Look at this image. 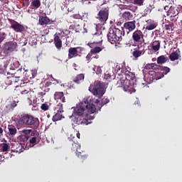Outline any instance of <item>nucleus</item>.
<instances>
[{"label":"nucleus","mask_w":182,"mask_h":182,"mask_svg":"<svg viewBox=\"0 0 182 182\" xmlns=\"http://www.w3.org/2000/svg\"><path fill=\"white\" fill-rule=\"evenodd\" d=\"M100 103L98 99H93L89 97L85 102H80L74 109V114H80L81 117H86L88 119V114H94L96 111L95 104Z\"/></svg>","instance_id":"nucleus-1"},{"label":"nucleus","mask_w":182,"mask_h":182,"mask_svg":"<svg viewBox=\"0 0 182 182\" xmlns=\"http://www.w3.org/2000/svg\"><path fill=\"white\" fill-rule=\"evenodd\" d=\"M180 49H176V50H173L171 55H169V59L171 60V61H176V60H178L179 59V56H180Z\"/></svg>","instance_id":"nucleus-19"},{"label":"nucleus","mask_w":182,"mask_h":182,"mask_svg":"<svg viewBox=\"0 0 182 182\" xmlns=\"http://www.w3.org/2000/svg\"><path fill=\"white\" fill-rule=\"evenodd\" d=\"M150 46H151V50L154 51V53H156V51L160 50L161 41L154 40L150 43Z\"/></svg>","instance_id":"nucleus-16"},{"label":"nucleus","mask_w":182,"mask_h":182,"mask_svg":"<svg viewBox=\"0 0 182 182\" xmlns=\"http://www.w3.org/2000/svg\"><path fill=\"white\" fill-rule=\"evenodd\" d=\"M165 29L170 33H172L174 30V23L173 21H170L168 23L165 24Z\"/></svg>","instance_id":"nucleus-31"},{"label":"nucleus","mask_w":182,"mask_h":182,"mask_svg":"<svg viewBox=\"0 0 182 182\" xmlns=\"http://www.w3.org/2000/svg\"><path fill=\"white\" fill-rule=\"evenodd\" d=\"M46 92H38V94H37V97H36V99H39L41 100L42 102H44V98L43 97L46 96Z\"/></svg>","instance_id":"nucleus-36"},{"label":"nucleus","mask_w":182,"mask_h":182,"mask_svg":"<svg viewBox=\"0 0 182 182\" xmlns=\"http://www.w3.org/2000/svg\"><path fill=\"white\" fill-rule=\"evenodd\" d=\"M5 72V67L4 65H0V73L3 74Z\"/></svg>","instance_id":"nucleus-52"},{"label":"nucleus","mask_w":182,"mask_h":182,"mask_svg":"<svg viewBox=\"0 0 182 182\" xmlns=\"http://www.w3.org/2000/svg\"><path fill=\"white\" fill-rule=\"evenodd\" d=\"M161 77V74L159 73V72H154V70H151L145 76V80L149 82V84H151L154 81L159 80Z\"/></svg>","instance_id":"nucleus-10"},{"label":"nucleus","mask_w":182,"mask_h":182,"mask_svg":"<svg viewBox=\"0 0 182 182\" xmlns=\"http://www.w3.org/2000/svg\"><path fill=\"white\" fill-rule=\"evenodd\" d=\"M30 144H37V137L33 136L31 139H29Z\"/></svg>","instance_id":"nucleus-48"},{"label":"nucleus","mask_w":182,"mask_h":182,"mask_svg":"<svg viewBox=\"0 0 182 182\" xmlns=\"http://www.w3.org/2000/svg\"><path fill=\"white\" fill-rule=\"evenodd\" d=\"M54 98L55 100H57V102H59V100H60L62 103H65L66 102L63 92H55L54 95Z\"/></svg>","instance_id":"nucleus-18"},{"label":"nucleus","mask_w":182,"mask_h":182,"mask_svg":"<svg viewBox=\"0 0 182 182\" xmlns=\"http://www.w3.org/2000/svg\"><path fill=\"white\" fill-rule=\"evenodd\" d=\"M15 151L16 153H22V151H25V143H19L17 148H16Z\"/></svg>","instance_id":"nucleus-35"},{"label":"nucleus","mask_w":182,"mask_h":182,"mask_svg":"<svg viewBox=\"0 0 182 182\" xmlns=\"http://www.w3.org/2000/svg\"><path fill=\"white\" fill-rule=\"evenodd\" d=\"M144 54V51L143 53V50H139V48L137 49H134V50L132 53V55L135 59H138L141 55Z\"/></svg>","instance_id":"nucleus-27"},{"label":"nucleus","mask_w":182,"mask_h":182,"mask_svg":"<svg viewBox=\"0 0 182 182\" xmlns=\"http://www.w3.org/2000/svg\"><path fill=\"white\" fill-rule=\"evenodd\" d=\"M77 157L79 159H81V160L84 161V160H86V159H87V154L85 153V151H81L80 150L77 153Z\"/></svg>","instance_id":"nucleus-34"},{"label":"nucleus","mask_w":182,"mask_h":182,"mask_svg":"<svg viewBox=\"0 0 182 182\" xmlns=\"http://www.w3.org/2000/svg\"><path fill=\"white\" fill-rule=\"evenodd\" d=\"M41 110L43 111H48L49 110V105L47 102H44L43 104L41 105Z\"/></svg>","instance_id":"nucleus-40"},{"label":"nucleus","mask_w":182,"mask_h":182,"mask_svg":"<svg viewBox=\"0 0 182 182\" xmlns=\"http://www.w3.org/2000/svg\"><path fill=\"white\" fill-rule=\"evenodd\" d=\"M125 35V31L117 28H110L107 36L109 42L112 44H119L123 40V36Z\"/></svg>","instance_id":"nucleus-4"},{"label":"nucleus","mask_w":182,"mask_h":182,"mask_svg":"<svg viewBox=\"0 0 182 182\" xmlns=\"http://www.w3.org/2000/svg\"><path fill=\"white\" fill-rule=\"evenodd\" d=\"M164 9H165L166 11H167V10H168L169 6H165Z\"/></svg>","instance_id":"nucleus-63"},{"label":"nucleus","mask_w":182,"mask_h":182,"mask_svg":"<svg viewBox=\"0 0 182 182\" xmlns=\"http://www.w3.org/2000/svg\"><path fill=\"white\" fill-rule=\"evenodd\" d=\"M136 82V79L135 74L128 71L125 73V77H120L119 80H117V87H122L124 91L132 93V88H134Z\"/></svg>","instance_id":"nucleus-2"},{"label":"nucleus","mask_w":182,"mask_h":182,"mask_svg":"<svg viewBox=\"0 0 182 182\" xmlns=\"http://www.w3.org/2000/svg\"><path fill=\"white\" fill-rule=\"evenodd\" d=\"M18 48V43L15 41H9V42L4 43L1 53L0 55L5 57L8 56L10 53L15 51Z\"/></svg>","instance_id":"nucleus-6"},{"label":"nucleus","mask_w":182,"mask_h":182,"mask_svg":"<svg viewBox=\"0 0 182 182\" xmlns=\"http://www.w3.org/2000/svg\"><path fill=\"white\" fill-rule=\"evenodd\" d=\"M128 10L132 11V12H136L137 7L134 5H128Z\"/></svg>","instance_id":"nucleus-46"},{"label":"nucleus","mask_w":182,"mask_h":182,"mask_svg":"<svg viewBox=\"0 0 182 182\" xmlns=\"http://www.w3.org/2000/svg\"><path fill=\"white\" fill-rule=\"evenodd\" d=\"M122 17L125 21H132V19L134 18V14H132L129 11H125L122 14Z\"/></svg>","instance_id":"nucleus-23"},{"label":"nucleus","mask_w":182,"mask_h":182,"mask_svg":"<svg viewBox=\"0 0 182 182\" xmlns=\"http://www.w3.org/2000/svg\"><path fill=\"white\" fill-rule=\"evenodd\" d=\"M8 129L9 135H16V134H17V129L15 125L9 124Z\"/></svg>","instance_id":"nucleus-26"},{"label":"nucleus","mask_w":182,"mask_h":182,"mask_svg":"<svg viewBox=\"0 0 182 182\" xmlns=\"http://www.w3.org/2000/svg\"><path fill=\"white\" fill-rule=\"evenodd\" d=\"M28 135H21L20 136V140L22 141V142H27L28 141Z\"/></svg>","instance_id":"nucleus-44"},{"label":"nucleus","mask_w":182,"mask_h":182,"mask_svg":"<svg viewBox=\"0 0 182 182\" xmlns=\"http://www.w3.org/2000/svg\"><path fill=\"white\" fill-rule=\"evenodd\" d=\"M54 44L58 50H60L61 48L63 47V43L61 38H60L59 36L58 35H55Z\"/></svg>","instance_id":"nucleus-20"},{"label":"nucleus","mask_w":182,"mask_h":182,"mask_svg":"<svg viewBox=\"0 0 182 182\" xmlns=\"http://www.w3.org/2000/svg\"><path fill=\"white\" fill-rule=\"evenodd\" d=\"M6 37V32H0V44L2 43V42H4Z\"/></svg>","instance_id":"nucleus-42"},{"label":"nucleus","mask_w":182,"mask_h":182,"mask_svg":"<svg viewBox=\"0 0 182 182\" xmlns=\"http://www.w3.org/2000/svg\"><path fill=\"white\" fill-rule=\"evenodd\" d=\"M68 140L72 144L71 150L73 151H75L76 154L77 155L79 153V151L81 150V145L80 144V143L77 142V141H75V136L68 137Z\"/></svg>","instance_id":"nucleus-11"},{"label":"nucleus","mask_w":182,"mask_h":182,"mask_svg":"<svg viewBox=\"0 0 182 182\" xmlns=\"http://www.w3.org/2000/svg\"><path fill=\"white\" fill-rule=\"evenodd\" d=\"M168 60V58H167V56H165L164 55H161V56H159V58H157V63L159 64L160 63H165L166 62H167Z\"/></svg>","instance_id":"nucleus-33"},{"label":"nucleus","mask_w":182,"mask_h":182,"mask_svg":"<svg viewBox=\"0 0 182 182\" xmlns=\"http://www.w3.org/2000/svg\"><path fill=\"white\" fill-rule=\"evenodd\" d=\"M23 74V72H22V69H18L17 72L14 73V77H21Z\"/></svg>","instance_id":"nucleus-41"},{"label":"nucleus","mask_w":182,"mask_h":182,"mask_svg":"<svg viewBox=\"0 0 182 182\" xmlns=\"http://www.w3.org/2000/svg\"><path fill=\"white\" fill-rule=\"evenodd\" d=\"M77 137L78 139H80V132H77Z\"/></svg>","instance_id":"nucleus-58"},{"label":"nucleus","mask_w":182,"mask_h":182,"mask_svg":"<svg viewBox=\"0 0 182 182\" xmlns=\"http://www.w3.org/2000/svg\"><path fill=\"white\" fill-rule=\"evenodd\" d=\"M85 79V74H77V77H75L73 78V82H75V84H81V82H83Z\"/></svg>","instance_id":"nucleus-22"},{"label":"nucleus","mask_w":182,"mask_h":182,"mask_svg":"<svg viewBox=\"0 0 182 182\" xmlns=\"http://www.w3.org/2000/svg\"><path fill=\"white\" fill-rule=\"evenodd\" d=\"M69 87L70 88H75L76 86L75 84H73V82H71L70 84L69 85Z\"/></svg>","instance_id":"nucleus-54"},{"label":"nucleus","mask_w":182,"mask_h":182,"mask_svg":"<svg viewBox=\"0 0 182 182\" xmlns=\"http://www.w3.org/2000/svg\"><path fill=\"white\" fill-rule=\"evenodd\" d=\"M1 147L3 151H8L9 149H10V146H9L8 143H2Z\"/></svg>","instance_id":"nucleus-39"},{"label":"nucleus","mask_w":182,"mask_h":182,"mask_svg":"<svg viewBox=\"0 0 182 182\" xmlns=\"http://www.w3.org/2000/svg\"><path fill=\"white\" fill-rule=\"evenodd\" d=\"M17 124L20 127H27L32 125L33 128H38L40 124L38 118H36L31 114H21L17 119Z\"/></svg>","instance_id":"nucleus-3"},{"label":"nucleus","mask_w":182,"mask_h":182,"mask_svg":"<svg viewBox=\"0 0 182 182\" xmlns=\"http://www.w3.org/2000/svg\"><path fill=\"white\" fill-rule=\"evenodd\" d=\"M144 68L145 70H158L159 65L156 63H147Z\"/></svg>","instance_id":"nucleus-32"},{"label":"nucleus","mask_w":182,"mask_h":182,"mask_svg":"<svg viewBox=\"0 0 182 182\" xmlns=\"http://www.w3.org/2000/svg\"><path fill=\"white\" fill-rule=\"evenodd\" d=\"M28 102L29 105H32V104H33V102L30 98H28Z\"/></svg>","instance_id":"nucleus-55"},{"label":"nucleus","mask_w":182,"mask_h":182,"mask_svg":"<svg viewBox=\"0 0 182 182\" xmlns=\"http://www.w3.org/2000/svg\"><path fill=\"white\" fill-rule=\"evenodd\" d=\"M91 35H92V39L96 43H100L102 42V38L103 36L102 31H98L97 28H92Z\"/></svg>","instance_id":"nucleus-12"},{"label":"nucleus","mask_w":182,"mask_h":182,"mask_svg":"<svg viewBox=\"0 0 182 182\" xmlns=\"http://www.w3.org/2000/svg\"><path fill=\"white\" fill-rule=\"evenodd\" d=\"M38 23L41 25H48L50 23V18L47 17V16L45 17L43 16H40Z\"/></svg>","instance_id":"nucleus-21"},{"label":"nucleus","mask_w":182,"mask_h":182,"mask_svg":"<svg viewBox=\"0 0 182 182\" xmlns=\"http://www.w3.org/2000/svg\"><path fill=\"white\" fill-rule=\"evenodd\" d=\"M123 9H124V10H129V5H124V6H123Z\"/></svg>","instance_id":"nucleus-56"},{"label":"nucleus","mask_w":182,"mask_h":182,"mask_svg":"<svg viewBox=\"0 0 182 182\" xmlns=\"http://www.w3.org/2000/svg\"><path fill=\"white\" fill-rule=\"evenodd\" d=\"M102 49L101 47H95L92 48V49H91V53H92V54H97L98 53H100V51H102Z\"/></svg>","instance_id":"nucleus-38"},{"label":"nucleus","mask_w":182,"mask_h":182,"mask_svg":"<svg viewBox=\"0 0 182 182\" xmlns=\"http://www.w3.org/2000/svg\"><path fill=\"white\" fill-rule=\"evenodd\" d=\"M147 24L146 25V30H154L158 26L157 21H152V19H148L146 21Z\"/></svg>","instance_id":"nucleus-17"},{"label":"nucleus","mask_w":182,"mask_h":182,"mask_svg":"<svg viewBox=\"0 0 182 182\" xmlns=\"http://www.w3.org/2000/svg\"><path fill=\"white\" fill-rule=\"evenodd\" d=\"M95 119V117H94V116H92V117L90 116V117H89V119Z\"/></svg>","instance_id":"nucleus-61"},{"label":"nucleus","mask_w":182,"mask_h":182,"mask_svg":"<svg viewBox=\"0 0 182 182\" xmlns=\"http://www.w3.org/2000/svg\"><path fill=\"white\" fill-rule=\"evenodd\" d=\"M110 100L108 98H102L101 100V107H103L107 103H109Z\"/></svg>","instance_id":"nucleus-43"},{"label":"nucleus","mask_w":182,"mask_h":182,"mask_svg":"<svg viewBox=\"0 0 182 182\" xmlns=\"http://www.w3.org/2000/svg\"><path fill=\"white\" fill-rule=\"evenodd\" d=\"M9 22L11 25V28L16 33H23L25 31V26L14 19H9Z\"/></svg>","instance_id":"nucleus-9"},{"label":"nucleus","mask_w":182,"mask_h":182,"mask_svg":"<svg viewBox=\"0 0 182 182\" xmlns=\"http://www.w3.org/2000/svg\"><path fill=\"white\" fill-rule=\"evenodd\" d=\"M92 54H93V53H92V51L90 50V53L87 55L86 60H87V63H89L91 61V60L92 59Z\"/></svg>","instance_id":"nucleus-45"},{"label":"nucleus","mask_w":182,"mask_h":182,"mask_svg":"<svg viewBox=\"0 0 182 182\" xmlns=\"http://www.w3.org/2000/svg\"><path fill=\"white\" fill-rule=\"evenodd\" d=\"M55 111H58L60 114H63V112H64L63 104H62V102H57V105H55Z\"/></svg>","instance_id":"nucleus-25"},{"label":"nucleus","mask_w":182,"mask_h":182,"mask_svg":"<svg viewBox=\"0 0 182 182\" xmlns=\"http://www.w3.org/2000/svg\"><path fill=\"white\" fill-rule=\"evenodd\" d=\"M104 79H105L107 81L113 80V79H114V73L106 72L104 75Z\"/></svg>","instance_id":"nucleus-30"},{"label":"nucleus","mask_w":182,"mask_h":182,"mask_svg":"<svg viewBox=\"0 0 182 182\" xmlns=\"http://www.w3.org/2000/svg\"><path fill=\"white\" fill-rule=\"evenodd\" d=\"M6 154V153L1 154V155H0V164H1V162L4 161V160H5V155Z\"/></svg>","instance_id":"nucleus-51"},{"label":"nucleus","mask_w":182,"mask_h":182,"mask_svg":"<svg viewBox=\"0 0 182 182\" xmlns=\"http://www.w3.org/2000/svg\"><path fill=\"white\" fill-rule=\"evenodd\" d=\"M97 73H102V69L100 67L97 68Z\"/></svg>","instance_id":"nucleus-57"},{"label":"nucleus","mask_w":182,"mask_h":182,"mask_svg":"<svg viewBox=\"0 0 182 182\" xmlns=\"http://www.w3.org/2000/svg\"><path fill=\"white\" fill-rule=\"evenodd\" d=\"M89 90L92 93L93 96L102 98L105 93L104 85L101 81H95L93 84H91Z\"/></svg>","instance_id":"nucleus-5"},{"label":"nucleus","mask_w":182,"mask_h":182,"mask_svg":"<svg viewBox=\"0 0 182 182\" xmlns=\"http://www.w3.org/2000/svg\"><path fill=\"white\" fill-rule=\"evenodd\" d=\"M109 16V7L107 6L104 9H102L100 11H99V14H97V19L99 20V21L102 24H105L107 22L108 18Z\"/></svg>","instance_id":"nucleus-8"},{"label":"nucleus","mask_w":182,"mask_h":182,"mask_svg":"<svg viewBox=\"0 0 182 182\" xmlns=\"http://www.w3.org/2000/svg\"><path fill=\"white\" fill-rule=\"evenodd\" d=\"M78 49H81L80 47H70L68 49V59H73V58H76L79 54Z\"/></svg>","instance_id":"nucleus-15"},{"label":"nucleus","mask_w":182,"mask_h":182,"mask_svg":"<svg viewBox=\"0 0 182 182\" xmlns=\"http://www.w3.org/2000/svg\"><path fill=\"white\" fill-rule=\"evenodd\" d=\"M2 133H4V130H3V129L1 128V127H0V134H2Z\"/></svg>","instance_id":"nucleus-62"},{"label":"nucleus","mask_w":182,"mask_h":182,"mask_svg":"<svg viewBox=\"0 0 182 182\" xmlns=\"http://www.w3.org/2000/svg\"><path fill=\"white\" fill-rule=\"evenodd\" d=\"M161 70H163V72H158V73L161 74L159 79H161V77H164V75L169 73L171 69L168 67H161Z\"/></svg>","instance_id":"nucleus-28"},{"label":"nucleus","mask_w":182,"mask_h":182,"mask_svg":"<svg viewBox=\"0 0 182 182\" xmlns=\"http://www.w3.org/2000/svg\"><path fill=\"white\" fill-rule=\"evenodd\" d=\"M132 40L136 43H139L137 48L140 49L142 47L143 43H144V35L141 30H135L132 33Z\"/></svg>","instance_id":"nucleus-7"},{"label":"nucleus","mask_w":182,"mask_h":182,"mask_svg":"<svg viewBox=\"0 0 182 182\" xmlns=\"http://www.w3.org/2000/svg\"><path fill=\"white\" fill-rule=\"evenodd\" d=\"M23 93H28V91H23L22 94H23Z\"/></svg>","instance_id":"nucleus-64"},{"label":"nucleus","mask_w":182,"mask_h":182,"mask_svg":"<svg viewBox=\"0 0 182 182\" xmlns=\"http://www.w3.org/2000/svg\"><path fill=\"white\" fill-rule=\"evenodd\" d=\"M63 118H65L63 114H60L59 111H55V114L53 116L52 119L53 122H58L61 121Z\"/></svg>","instance_id":"nucleus-24"},{"label":"nucleus","mask_w":182,"mask_h":182,"mask_svg":"<svg viewBox=\"0 0 182 182\" xmlns=\"http://www.w3.org/2000/svg\"><path fill=\"white\" fill-rule=\"evenodd\" d=\"M66 1H68V3H73L75 1V0H65Z\"/></svg>","instance_id":"nucleus-60"},{"label":"nucleus","mask_w":182,"mask_h":182,"mask_svg":"<svg viewBox=\"0 0 182 182\" xmlns=\"http://www.w3.org/2000/svg\"><path fill=\"white\" fill-rule=\"evenodd\" d=\"M29 1L30 0H23V6L28 7L30 4Z\"/></svg>","instance_id":"nucleus-50"},{"label":"nucleus","mask_w":182,"mask_h":182,"mask_svg":"<svg viewBox=\"0 0 182 182\" xmlns=\"http://www.w3.org/2000/svg\"><path fill=\"white\" fill-rule=\"evenodd\" d=\"M136 21H126V23H124V28L126 30V32L127 33H129L132 31H134V29H136Z\"/></svg>","instance_id":"nucleus-14"},{"label":"nucleus","mask_w":182,"mask_h":182,"mask_svg":"<svg viewBox=\"0 0 182 182\" xmlns=\"http://www.w3.org/2000/svg\"><path fill=\"white\" fill-rule=\"evenodd\" d=\"M131 3H134L135 5L142 6L144 5V0H129Z\"/></svg>","instance_id":"nucleus-37"},{"label":"nucleus","mask_w":182,"mask_h":182,"mask_svg":"<svg viewBox=\"0 0 182 182\" xmlns=\"http://www.w3.org/2000/svg\"><path fill=\"white\" fill-rule=\"evenodd\" d=\"M30 42H31V43H32L33 46L37 44V40H36V38H31V39L30 40Z\"/></svg>","instance_id":"nucleus-53"},{"label":"nucleus","mask_w":182,"mask_h":182,"mask_svg":"<svg viewBox=\"0 0 182 182\" xmlns=\"http://www.w3.org/2000/svg\"><path fill=\"white\" fill-rule=\"evenodd\" d=\"M31 73L32 75V77H30L31 78V77H36V75H37V70L36 69H33L31 71Z\"/></svg>","instance_id":"nucleus-49"},{"label":"nucleus","mask_w":182,"mask_h":182,"mask_svg":"<svg viewBox=\"0 0 182 182\" xmlns=\"http://www.w3.org/2000/svg\"><path fill=\"white\" fill-rule=\"evenodd\" d=\"M41 5V0H33L31 4V6L32 9H39V7Z\"/></svg>","instance_id":"nucleus-29"},{"label":"nucleus","mask_w":182,"mask_h":182,"mask_svg":"<svg viewBox=\"0 0 182 182\" xmlns=\"http://www.w3.org/2000/svg\"><path fill=\"white\" fill-rule=\"evenodd\" d=\"M75 119H73V122L75 124L80 125V124H88L89 121L88 118L87 117H82L80 116V114H74Z\"/></svg>","instance_id":"nucleus-13"},{"label":"nucleus","mask_w":182,"mask_h":182,"mask_svg":"<svg viewBox=\"0 0 182 182\" xmlns=\"http://www.w3.org/2000/svg\"><path fill=\"white\" fill-rule=\"evenodd\" d=\"M69 33H70L69 30H65V35H68Z\"/></svg>","instance_id":"nucleus-59"},{"label":"nucleus","mask_w":182,"mask_h":182,"mask_svg":"<svg viewBox=\"0 0 182 182\" xmlns=\"http://www.w3.org/2000/svg\"><path fill=\"white\" fill-rule=\"evenodd\" d=\"M8 107L9 109H11V110H14V107H17V103H16V102L14 101L13 102L9 104V105H8Z\"/></svg>","instance_id":"nucleus-47"}]
</instances>
